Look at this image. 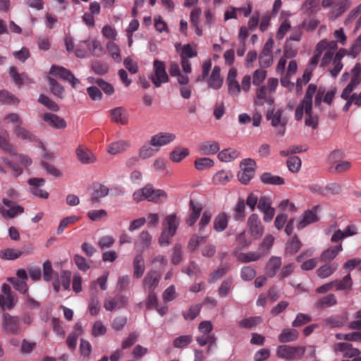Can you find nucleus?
<instances>
[{"label": "nucleus", "instance_id": "nucleus-23", "mask_svg": "<svg viewBox=\"0 0 361 361\" xmlns=\"http://www.w3.org/2000/svg\"><path fill=\"white\" fill-rule=\"evenodd\" d=\"M111 120L121 125H126L128 122V114L126 109L121 106L116 107L111 110Z\"/></svg>", "mask_w": 361, "mask_h": 361}, {"label": "nucleus", "instance_id": "nucleus-56", "mask_svg": "<svg viewBox=\"0 0 361 361\" xmlns=\"http://www.w3.org/2000/svg\"><path fill=\"white\" fill-rule=\"evenodd\" d=\"M274 242V238L271 235H267L264 237L262 242L259 246V252L263 255L268 253L269 250L273 245Z\"/></svg>", "mask_w": 361, "mask_h": 361}, {"label": "nucleus", "instance_id": "nucleus-48", "mask_svg": "<svg viewBox=\"0 0 361 361\" xmlns=\"http://www.w3.org/2000/svg\"><path fill=\"white\" fill-rule=\"evenodd\" d=\"M83 43L88 47V49L92 52V54L95 56H101L104 54V49L101 45V44L97 40L83 41Z\"/></svg>", "mask_w": 361, "mask_h": 361}, {"label": "nucleus", "instance_id": "nucleus-59", "mask_svg": "<svg viewBox=\"0 0 361 361\" xmlns=\"http://www.w3.org/2000/svg\"><path fill=\"white\" fill-rule=\"evenodd\" d=\"M262 322V319L260 317H254L245 318L240 321L239 326L244 329H251Z\"/></svg>", "mask_w": 361, "mask_h": 361}, {"label": "nucleus", "instance_id": "nucleus-53", "mask_svg": "<svg viewBox=\"0 0 361 361\" xmlns=\"http://www.w3.org/2000/svg\"><path fill=\"white\" fill-rule=\"evenodd\" d=\"M192 335H182L176 338L173 340V346L175 348L181 349L190 345L192 343Z\"/></svg>", "mask_w": 361, "mask_h": 361}, {"label": "nucleus", "instance_id": "nucleus-9", "mask_svg": "<svg viewBox=\"0 0 361 361\" xmlns=\"http://www.w3.org/2000/svg\"><path fill=\"white\" fill-rule=\"evenodd\" d=\"M128 303V298L123 295H116L114 297L109 296L104 301V307L106 311H114L126 307Z\"/></svg>", "mask_w": 361, "mask_h": 361}, {"label": "nucleus", "instance_id": "nucleus-35", "mask_svg": "<svg viewBox=\"0 0 361 361\" xmlns=\"http://www.w3.org/2000/svg\"><path fill=\"white\" fill-rule=\"evenodd\" d=\"M133 276L136 279L141 278L145 269L143 256L137 255L133 259Z\"/></svg>", "mask_w": 361, "mask_h": 361}, {"label": "nucleus", "instance_id": "nucleus-7", "mask_svg": "<svg viewBox=\"0 0 361 361\" xmlns=\"http://www.w3.org/2000/svg\"><path fill=\"white\" fill-rule=\"evenodd\" d=\"M248 232L255 239H259L264 234V227L258 214H252L247 220Z\"/></svg>", "mask_w": 361, "mask_h": 361}, {"label": "nucleus", "instance_id": "nucleus-1", "mask_svg": "<svg viewBox=\"0 0 361 361\" xmlns=\"http://www.w3.org/2000/svg\"><path fill=\"white\" fill-rule=\"evenodd\" d=\"M317 87L315 84L311 83L308 85L302 100L295 109V118L297 121H301L304 112L306 115L305 126L316 129L318 126V117L312 114V97L316 93Z\"/></svg>", "mask_w": 361, "mask_h": 361}, {"label": "nucleus", "instance_id": "nucleus-41", "mask_svg": "<svg viewBox=\"0 0 361 361\" xmlns=\"http://www.w3.org/2000/svg\"><path fill=\"white\" fill-rule=\"evenodd\" d=\"M228 217L225 212L219 214L214 221V229L217 232H221L228 226Z\"/></svg>", "mask_w": 361, "mask_h": 361}, {"label": "nucleus", "instance_id": "nucleus-30", "mask_svg": "<svg viewBox=\"0 0 361 361\" xmlns=\"http://www.w3.org/2000/svg\"><path fill=\"white\" fill-rule=\"evenodd\" d=\"M130 146V142L126 140H118L110 144L107 148V152L112 155L122 153L127 150Z\"/></svg>", "mask_w": 361, "mask_h": 361}, {"label": "nucleus", "instance_id": "nucleus-20", "mask_svg": "<svg viewBox=\"0 0 361 361\" xmlns=\"http://www.w3.org/2000/svg\"><path fill=\"white\" fill-rule=\"evenodd\" d=\"M2 202L4 205L10 207L6 210L2 206H0V212L5 216L13 218L16 215L20 214L24 212V209L20 205L13 206V201L7 198H3Z\"/></svg>", "mask_w": 361, "mask_h": 361}, {"label": "nucleus", "instance_id": "nucleus-58", "mask_svg": "<svg viewBox=\"0 0 361 361\" xmlns=\"http://www.w3.org/2000/svg\"><path fill=\"white\" fill-rule=\"evenodd\" d=\"M214 161L209 157L198 158L195 161L194 165L196 169L202 171L214 166Z\"/></svg>", "mask_w": 361, "mask_h": 361}, {"label": "nucleus", "instance_id": "nucleus-64", "mask_svg": "<svg viewBox=\"0 0 361 361\" xmlns=\"http://www.w3.org/2000/svg\"><path fill=\"white\" fill-rule=\"evenodd\" d=\"M38 102L51 111H58L59 110L58 104L44 94L39 95Z\"/></svg>", "mask_w": 361, "mask_h": 361}, {"label": "nucleus", "instance_id": "nucleus-50", "mask_svg": "<svg viewBox=\"0 0 361 361\" xmlns=\"http://www.w3.org/2000/svg\"><path fill=\"white\" fill-rule=\"evenodd\" d=\"M302 243L295 235L287 243L285 250L286 254L293 255L300 249Z\"/></svg>", "mask_w": 361, "mask_h": 361}, {"label": "nucleus", "instance_id": "nucleus-6", "mask_svg": "<svg viewBox=\"0 0 361 361\" xmlns=\"http://www.w3.org/2000/svg\"><path fill=\"white\" fill-rule=\"evenodd\" d=\"M154 73L149 76V79L156 87H159L162 83L169 82V78L166 71V65L164 61L155 59L153 62Z\"/></svg>", "mask_w": 361, "mask_h": 361}, {"label": "nucleus", "instance_id": "nucleus-43", "mask_svg": "<svg viewBox=\"0 0 361 361\" xmlns=\"http://www.w3.org/2000/svg\"><path fill=\"white\" fill-rule=\"evenodd\" d=\"M262 255L259 251L249 252L246 253H239L237 255V259L242 263H249L259 259Z\"/></svg>", "mask_w": 361, "mask_h": 361}, {"label": "nucleus", "instance_id": "nucleus-17", "mask_svg": "<svg viewBox=\"0 0 361 361\" xmlns=\"http://www.w3.org/2000/svg\"><path fill=\"white\" fill-rule=\"evenodd\" d=\"M176 139V135L171 133H159L153 135L150 140V145L153 147H161L169 144Z\"/></svg>", "mask_w": 361, "mask_h": 361}, {"label": "nucleus", "instance_id": "nucleus-19", "mask_svg": "<svg viewBox=\"0 0 361 361\" xmlns=\"http://www.w3.org/2000/svg\"><path fill=\"white\" fill-rule=\"evenodd\" d=\"M334 350L335 352L339 351L343 353V356L348 358H355L360 357V352L357 348H355L348 343H338L334 344Z\"/></svg>", "mask_w": 361, "mask_h": 361}, {"label": "nucleus", "instance_id": "nucleus-54", "mask_svg": "<svg viewBox=\"0 0 361 361\" xmlns=\"http://www.w3.org/2000/svg\"><path fill=\"white\" fill-rule=\"evenodd\" d=\"M22 256L20 250L7 248L0 251V258L6 260H14Z\"/></svg>", "mask_w": 361, "mask_h": 361}, {"label": "nucleus", "instance_id": "nucleus-44", "mask_svg": "<svg viewBox=\"0 0 361 361\" xmlns=\"http://www.w3.org/2000/svg\"><path fill=\"white\" fill-rule=\"evenodd\" d=\"M233 219L235 221H242L245 216V203L243 199H238L233 208Z\"/></svg>", "mask_w": 361, "mask_h": 361}, {"label": "nucleus", "instance_id": "nucleus-62", "mask_svg": "<svg viewBox=\"0 0 361 361\" xmlns=\"http://www.w3.org/2000/svg\"><path fill=\"white\" fill-rule=\"evenodd\" d=\"M0 102L6 104H17L19 100L7 90L0 91Z\"/></svg>", "mask_w": 361, "mask_h": 361}, {"label": "nucleus", "instance_id": "nucleus-36", "mask_svg": "<svg viewBox=\"0 0 361 361\" xmlns=\"http://www.w3.org/2000/svg\"><path fill=\"white\" fill-rule=\"evenodd\" d=\"M317 212L314 210H307L304 213L302 219L299 221L297 228L298 229H302L307 225L317 221Z\"/></svg>", "mask_w": 361, "mask_h": 361}, {"label": "nucleus", "instance_id": "nucleus-57", "mask_svg": "<svg viewBox=\"0 0 361 361\" xmlns=\"http://www.w3.org/2000/svg\"><path fill=\"white\" fill-rule=\"evenodd\" d=\"M43 277L47 281H50L54 277H58V274L53 270L51 263L49 260L43 264Z\"/></svg>", "mask_w": 361, "mask_h": 361}, {"label": "nucleus", "instance_id": "nucleus-42", "mask_svg": "<svg viewBox=\"0 0 361 361\" xmlns=\"http://www.w3.org/2000/svg\"><path fill=\"white\" fill-rule=\"evenodd\" d=\"M239 155L238 152L233 148H227L219 152L218 158L220 161L229 162L236 159Z\"/></svg>", "mask_w": 361, "mask_h": 361}, {"label": "nucleus", "instance_id": "nucleus-38", "mask_svg": "<svg viewBox=\"0 0 361 361\" xmlns=\"http://www.w3.org/2000/svg\"><path fill=\"white\" fill-rule=\"evenodd\" d=\"M347 314L343 316H331L325 319L324 323L330 328H340L347 322Z\"/></svg>", "mask_w": 361, "mask_h": 361}, {"label": "nucleus", "instance_id": "nucleus-37", "mask_svg": "<svg viewBox=\"0 0 361 361\" xmlns=\"http://www.w3.org/2000/svg\"><path fill=\"white\" fill-rule=\"evenodd\" d=\"M302 12L307 16H312L319 11V0H305L301 7Z\"/></svg>", "mask_w": 361, "mask_h": 361}, {"label": "nucleus", "instance_id": "nucleus-14", "mask_svg": "<svg viewBox=\"0 0 361 361\" xmlns=\"http://www.w3.org/2000/svg\"><path fill=\"white\" fill-rule=\"evenodd\" d=\"M50 73L69 82L73 87L80 83L79 80L69 70L63 67L53 66L51 68Z\"/></svg>", "mask_w": 361, "mask_h": 361}, {"label": "nucleus", "instance_id": "nucleus-8", "mask_svg": "<svg viewBox=\"0 0 361 361\" xmlns=\"http://www.w3.org/2000/svg\"><path fill=\"white\" fill-rule=\"evenodd\" d=\"M343 153L340 150L334 151L329 157V161L331 164V166L329 170L331 172L336 173H343L348 171L350 166V162L348 161H341L338 160V158L342 157Z\"/></svg>", "mask_w": 361, "mask_h": 361}, {"label": "nucleus", "instance_id": "nucleus-31", "mask_svg": "<svg viewBox=\"0 0 361 361\" xmlns=\"http://www.w3.org/2000/svg\"><path fill=\"white\" fill-rule=\"evenodd\" d=\"M299 332L295 329H284L279 335L278 340L280 343H289L298 338Z\"/></svg>", "mask_w": 361, "mask_h": 361}, {"label": "nucleus", "instance_id": "nucleus-22", "mask_svg": "<svg viewBox=\"0 0 361 361\" xmlns=\"http://www.w3.org/2000/svg\"><path fill=\"white\" fill-rule=\"evenodd\" d=\"M76 155L78 160L84 164H92L96 161V156L87 147L79 146L76 149Z\"/></svg>", "mask_w": 361, "mask_h": 361}, {"label": "nucleus", "instance_id": "nucleus-27", "mask_svg": "<svg viewBox=\"0 0 361 361\" xmlns=\"http://www.w3.org/2000/svg\"><path fill=\"white\" fill-rule=\"evenodd\" d=\"M198 149L202 154H214L219 151L220 145L216 141H205L199 145Z\"/></svg>", "mask_w": 361, "mask_h": 361}, {"label": "nucleus", "instance_id": "nucleus-4", "mask_svg": "<svg viewBox=\"0 0 361 361\" xmlns=\"http://www.w3.org/2000/svg\"><path fill=\"white\" fill-rule=\"evenodd\" d=\"M305 353L304 346L279 345L276 350V355L285 360H300Z\"/></svg>", "mask_w": 361, "mask_h": 361}, {"label": "nucleus", "instance_id": "nucleus-15", "mask_svg": "<svg viewBox=\"0 0 361 361\" xmlns=\"http://www.w3.org/2000/svg\"><path fill=\"white\" fill-rule=\"evenodd\" d=\"M161 275L154 270L149 271L142 281L143 288L148 291H154L158 286Z\"/></svg>", "mask_w": 361, "mask_h": 361}, {"label": "nucleus", "instance_id": "nucleus-63", "mask_svg": "<svg viewBox=\"0 0 361 361\" xmlns=\"http://www.w3.org/2000/svg\"><path fill=\"white\" fill-rule=\"evenodd\" d=\"M197 52L193 49L190 44H187L182 47L180 53V59H188L197 56Z\"/></svg>", "mask_w": 361, "mask_h": 361}, {"label": "nucleus", "instance_id": "nucleus-21", "mask_svg": "<svg viewBox=\"0 0 361 361\" xmlns=\"http://www.w3.org/2000/svg\"><path fill=\"white\" fill-rule=\"evenodd\" d=\"M42 118L44 122L54 128L63 129L66 127L65 120L56 114L45 113L42 116Z\"/></svg>", "mask_w": 361, "mask_h": 361}, {"label": "nucleus", "instance_id": "nucleus-33", "mask_svg": "<svg viewBox=\"0 0 361 361\" xmlns=\"http://www.w3.org/2000/svg\"><path fill=\"white\" fill-rule=\"evenodd\" d=\"M162 225L163 229H167V231L176 234L179 225V219L175 214H171L165 217Z\"/></svg>", "mask_w": 361, "mask_h": 361}, {"label": "nucleus", "instance_id": "nucleus-39", "mask_svg": "<svg viewBox=\"0 0 361 361\" xmlns=\"http://www.w3.org/2000/svg\"><path fill=\"white\" fill-rule=\"evenodd\" d=\"M260 179L263 183L267 185H281L285 183L283 178L279 176H274L269 172L262 173Z\"/></svg>", "mask_w": 361, "mask_h": 361}, {"label": "nucleus", "instance_id": "nucleus-5", "mask_svg": "<svg viewBox=\"0 0 361 361\" xmlns=\"http://www.w3.org/2000/svg\"><path fill=\"white\" fill-rule=\"evenodd\" d=\"M283 110H275L274 108L270 107L266 114V118L271 121V125L274 128H279L277 134L279 136H283L286 132V126L287 124V119L282 117Z\"/></svg>", "mask_w": 361, "mask_h": 361}, {"label": "nucleus", "instance_id": "nucleus-18", "mask_svg": "<svg viewBox=\"0 0 361 361\" xmlns=\"http://www.w3.org/2000/svg\"><path fill=\"white\" fill-rule=\"evenodd\" d=\"M254 103L257 106H262L264 104L272 106L274 103V99L267 94L266 86L262 85L256 90Z\"/></svg>", "mask_w": 361, "mask_h": 361}, {"label": "nucleus", "instance_id": "nucleus-34", "mask_svg": "<svg viewBox=\"0 0 361 361\" xmlns=\"http://www.w3.org/2000/svg\"><path fill=\"white\" fill-rule=\"evenodd\" d=\"M109 188L103 185L99 184L94 185L90 198V202L92 204L99 202L102 198L106 197L109 194Z\"/></svg>", "mask_w": 361, "mask_h": 361}, {"label": "nucleus", "instance_id": "nucleus-2", "mask_svg": "<svg viewBox=\"0 0 361 361\" xmlns=\"http://www.w3.org/2000/svg\"><path fill=\"white\" fill-rule=\"evenodd\" d=\"M228 93L232 97H238L241 91L247 93L251 87V77L245 75L240 84L237 80V70L232 68L229 70L226 78Z\"/></svg>", "mask_w": 361, "mask_h": 361}, {"label": "nucleus", "instance_id": "nucleus-11", "mask_svg": "<svg viewBox=\"0 0 361 361\" xmlns=\"http://www.w3.org/2000/svg\"><path fill=\"white\" fill-rule=\"evenodd\" d=\"M351 77L349 83L343 90V96L348 93H352L361 82V64L360 63H355L351 70Z\"/></svg>", "mask_w": 361, "mask_h": 361}, {"label": "nucleus", "instance_id": "nucleus-16", "mask_svg": "<svg viewBox=\"0 0 361 361\" xmlns=\"http://www.w3.org/2000/svg\"><path fill=\"white\" fill-rule=\"evenodd\" d=\"M44 183L45 180L44 178H30L27 180V183L30 185V192L38 197L47 199L49 197V193L40 188V186L43 185Z\"/></svg>", "mask_w": 361, "mask_h": 361}, {"label": "nucleus", "instance_id": "nucleus-28", "mask_svg": "<svg viewBox=\"0 0 361 361\" xmlns=\"http://www.w3.org/2000/svg\"><path fill=\"white\" fill-rule=\"evenodd\" d=\"M9 134L6 130L0 131V148L11 156H16L14 147L9 142Z\"/></svg>", "mask_w": 361, "mask_h": 361}, {"label": "nucleus", "instance_id": "nucleus-25", "mask_svg": "<svg viewBox=\"0 0 361 361\" xmlns=\"http://www.w3.org/2000/svg\"><path fill=\"white\" fill-rule=\"evenodd\" d=\"M343 250L342 244L331 246L324 250L320 255V261L323 262H331L336 257L338 253Z\"/></svg>", "mask_w": 361, "mask_h": 361}, {"label": "nucleus", "instance_id": "nucleus-32", "mask_svg": "<svg viewBox=\"0 0 361 361\" xmlns=\"http://www.w3.org/2000/svg\"><path fill=\"white\" fill-rule=\"evenodd\" d=\"M202 14V10L200 8H196L192 10L190 13V23L192 27L195 28V32L198 36L203 35V31L200 25V18Z\"/></svg>", "mask_w": 361, "mask_h": 361}, {"label": "nucleus", "instance_id": "nucleus-49", "mask_svg": "<svg viewBox=\"0 0 361 361\" xmlns=\"http://www.w3.org/2000/svg\"><path fill=\"white\" fill-rule=\"evenodd\" d=\"M317 51L322 53L325 50H330L335 51L338 49V44L336 41H329L327 39H322L319 41L316 45Z\"/></svg>", "mask_w": 361, "mask_h": 361}, {"label": "nucleus", "instance_id": "nucleus-12", "mask_svg": "<svg viewBox=\"0 0 361 361\" xmlns=\"http://www.w3.org/2000/svg\"><path fill=\"white\" fill-rule=\"evenodd\" d=\"M16 301L11 293V287L8 284L4 283L1 287L0 295V307L2 310H11L16 305Z\"/></svg>", "mask_w": 361, "mask_h": 361}, {"label": "nucleus", "instance_id": "nucleus-13", "mask_svg": "<svg viewBox=\"0 0 361 361\" xmlns=\"http://www.w3.org/2000/svg\"><path fill=\"white\" fill-rule=\"evenodd\" d=\"M2 326L6 331L13 334H18L20 331V319L7 313L3 315Z\"/></svg>", "mask_w": 361, "mask_h": 361}, {"label": "nucleus", "instance_id": "nucleus-29", "mask_svg": "<svg viewBox=\"0 0 361 361\" xmlns=\"http://www.w3.org/2000/svg\"><path fill=\"white\" fill-rule=\"evenodd\" d=\"M281 258L272 256L266 266V273L268 277H274L281 266Z\"/></svg>", "mask_w": 361, "mask_h": 361}, {"label": "nucleus", "instance_id": "nucleus-24", "mask_svg": "<svg viewBox=\"0 0 361 361\" xmlns=\"http://www.w3.org/2000/svg\"><path fill=\"white\" fill-rule=\"evenodd\" d=\"M223 78L221 76V68L218 66H215L208 78V86L210 88L218 90L222 87Z\"/></svg>", "mask_w": 361, "mask_h": 361}, {"label": "nucleus", "instance_id": "nucleus-55", "mask_svg": "<svg viewBox=\"0 0 361 361\" xmlns=\"http://www.w3.org/2000/svg\"><path fill=\"white\" fill-rule=\"evenodd\" d=\"M189 154V150L178 147L170 153V159L173 162H179Z\"/></svg>", "mask_w": 361, "mask_h": 361}, {"label": "nucleus", "instance_id": "nucleus-52", "mask_svg": "<svg viewBox=\"0 0 361 361\" xmlns=\"http://www.w3.org/2000/svg\"><path fill=\"white\" fill-rule=\"evenodd\" d=\"M106 49L111 58L116 62L121 63L122 57L118 46L113 42H109L106 44Z\"/></svg>", "mask_w": 361, "mask_h": 361}, {"label": "nucleus", "instance_id": "nucleus-51", "mask_svg": "<svg viewBox=\"0 0 361 361\" xmlns=\"http://www.w3.org/2000/svg\"><path fill=\"white\" fill-rule=\"evenodd\" d=\"M335 287L336 290H350L353 281L350 274L346 275L342 280H335Z\"/></svg>", "mask_w": 361, "mask_h": 361}, {"label": "nucleus", "instance_id": "nucleus-10", "mask_svg": "<svg viewBox=\"0 0 361 361\" xmlns=\"http://www.w3.org/2000/svg\"><path fill=\"white\" fill-rule=\"evenodd\" d=\"M257 209L263 214V219L265 222H270L275 214V209L271 207V200L267 196L259 197Z\"/></svg>", "mask_w": 361, "mask_h": 361}, {"label": "nucleus", "instance_id": "nucleus-40", "mask_svg": "<svg viewBox=\"0 0 361 361\" xmlns=\"http://www.w3.org/2000/svg\"><path fill=\"white\" fill-rule=\"evenodd\" d=\"M13 133L18 138L23 140L34 142L36 141V137L28 130L23 128L21 126H16L13 129Z\"/></svg>", "mask_w": 361, "mask_h": 361}, {"label": "nucleus", "instance_id": "nucleus-46", "mask_svg": "<svg viewBox=\"0 0 361 361\" xmlns=\"http://www.w3.org/2000/svg\"><path fill=\"white\" fill-rule=\"evenodd\" d=\"M351 5L350 0H341L335 4L331 9V13L334 15L335 18L343 14Z\"/></svg>", "mask_w": 361, "mask_h": 361}, {"label": "nucleus", "instance_id": "nucleus-60", "mask_svg": "<svg viewBox=\"0 0 361 361\" xmlns=\"http://www.w3.org/2000/svg\"><path fill=\"white\" fill-rule=\"evenodd\" d=\"M152 235L147 231H143L140 233L138 238V243L143 250H147L152 243Z\"/></svg>", "mask_w": 361, "mask_h": 361}, {"label": "nucleus", "instance_id": "nucleus-61", "mask_svg": "<svg viewBox=\"0 0 361 361\" xmlns=\"http://www.w3.org/2000/svg\"><path fill=\"white\" fill-rule=\"evenodd\" d=\"M49 84L50 85L51 92L59 98L63 97L64 88L57 81L51 78H49Z\"/></svg>", "mask_w": 361, "mask_h": 361}, {"label": "nucleus", "instance_id": "nucleus-26", "mask_svg": "<svg viewBox=\"0 0 361 361\" xmlns=\"http://www.w3.org/2000/svg\"><path fill=\"white\" fill-rule=\"evenodd\" d=\"M337 262H326L322 265L316 271L317 275L321 279H326L331 276L338 269Z\"/></svg>", "mask_w": 361, "mask_h": 361}, {"label": "nucleus", "instance_id": "nucleus-47", "mask_svg": "<svg viewBox=\"0 0 361 361\" xmlns=\"http://www.w3.org/2000/svg\"><path fill=\"white\" fill-rule=\"evenodd\" d=\"M232 177L231 173L221 170L214 176L213 183L216 185H224L229 182Z\"/></svg>", "mask_w": 361, "mask_h": 361}, {"label": "nucleus", "instance_id": "nucleus-45", "mask_svg": "<svg viewBox=\"0 0 361 361\" xmlns=\"http://www.w3.org/2000/svg\"><path fill=\"white\" fill-rule=\"evenodd\" d=\"M336 303L337 300L335 295L331 293L319 299L315 305L318 308H326L335 305Z\"/></svg>", "mask_w": 361, "mask_h": 361}, {"label": "nucleus", "instance_id": "nucleus-3", "mask_svg": "<svg viewBox=\"0 0 361 361\" xmlns=\"http://www.w3.org/2000/svg\"><path fill=\"white\" fill-rule=\"evenodd\" d=\"M133 198L136 202L144 200L158 202L159 200H166L167 195L164 190H156L151 185L147 184L143 188L136 190L133 194Z\"/></svg>", "mask_w": 361, "mask_h": 361}]
</instances>
